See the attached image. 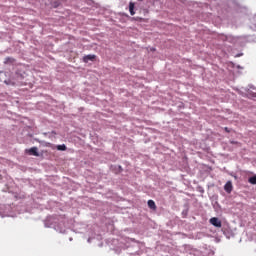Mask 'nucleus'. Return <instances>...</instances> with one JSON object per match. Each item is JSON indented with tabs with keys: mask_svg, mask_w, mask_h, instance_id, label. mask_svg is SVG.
Wrapping results in <instances>:
<instances>
[{
	"mask_svg": "<svg viewBox=\"0 0 256 256\" xmlns=\"http://www.w3.org/2000/svg\"><path fill=\"white\" fill-rule=\"evenodd\" d=\"M210 223H211V225H213L214 227H218V228H221V227H222L221 220H219V218H217V217L211 218V219H210Z\"/></svg>",
	"mask_w": 256,
	"mask_h": 256,
	"instance_id": "nucleus-1",
	"label": "nucleus"
},
{
	"mask_svg": "<svg viewBox=\"0 0 256 256\" xmlns=\"http://www.w3.org/2000/svg\"><path fill=\"white\" fill-rule=\"evenodd\" d=\"M96 57L94 54H89L83 57V61L84 63H89V61H95Z\"/></svg>",
	"mask_w": 256,
	"mask_h": 256,
	"instance_id": "nucleus-2",
	"label": "nucleus"
},
{
	"mask_svg": "<svg viewBox=\"0 0 256 256\" xmlns=\"http://www.w3.org/2000/svg\"><path fill=\"white\" fill-rule=\"evenodd\" d=\"M224 190L226 191V193H231V191H233V183L231 181H228L224 186Z\"/></svg>",
	"mask_w": 256,
	"mask_h": 256,
	"instance_id": "nucleus-3",
	"label": "nucleus"
},
{
	"mask_svg": "<svg viewBox=\"0 0 256 256\" xmlns=\"http://www.w3.org/2000/svg\"><path fill=\"white\" fill-rule=\"evenodd\" d=\"M29 154L34 155V157H39V152L37 150V147H32L29 149Z\"/></svg>",
	"mask_w": 256,
	"mask_h": 256,
	"instance_id": "nucleus-4",
	"label": "nucleus"
},
{
	"mask_svg": "<svg viewBox=\"0 0 256 256\" xmlns=\"http://www.w3.org/2000/svg\"><path fill=\"white\" fill-rule=\"evenodd\" d=\"M129 11H130V15H135V3L133 2L129 3Z\"/></svg>",
	"mask_w": 256,
	"mask_h": 256,
	"instance_id": "nucleus-5",
	"label": "nucleus"
},
{
	"mask_svg": "<svg viewBox=\"0 0 256 256\" xmlns=\"http://www.w3.org/2000/svg\"><path fill=\"white\" fill-rule=\"evenodd\" d=\"M148 207L150 208V209H157V205L155 204V201H153V200H148Z\"/></svg>",
	"mask_w": 256,
	"mask_h": 256,
	"instance_id": "nucleus-6",
	"label": "nucleus"
},
{
	"mask_svg": "<svg viewBox=\"0 0 256 256\" xmlns=\"http://www.w3.org/2000/svg\"><path fill=\"white\" fill-rule=\"evenodd\" d=\"M57 150L58 151H67V146H65V144L58 145Z\"/></svg>",
	"mask_w": 256,
	"mask_h": 256,
	"instance_id": "nucleus-7",
	"label": "nucleus"
},
{
	"mask_svg": "<svg viewBox=\"0 0 256 256\" xmlns=\"http://www.w3.org/2000/svg\"><path fill=\"white\" fill-rule=\"evenodd\" d=\"M248 181L251 183V185H256V176L250 177Z\"/></svg>",
	"mask_w": 256,
	"mask_h": 256,
	"instance_id": "nucleus-8",
	"label": "nucleus"
},
{
	"mask_svg": "<svg viewBox=\"0 0 256 256\" xmlns=\"http://www.w3.org/2000/svg\"><path fill=\"white\" fill-rule=\"evenodd\" d=\"M224 131H226V133H229V129L227 127L224 128Z\"/></svg>",
	"mask_w": 256,
	"mask_h": 256,
	"instance_id": "nucleus-9",
	"label": "nucleus"
},
{
	"mask_svg": "<svg viewBox=\"0 0 256 256\" xmlns=\"http://www.w3.org/2000/svg\"><path fill=\"white\" fill-rule=\"evenodd\" d=\"M138 1H143V0H138Z\"/></svg>",
	"mask_w": 256,
	"mask_h": 256,
	"instance_id": "nucleus-10",
	"label": "nucleus"
}]
</instances>
